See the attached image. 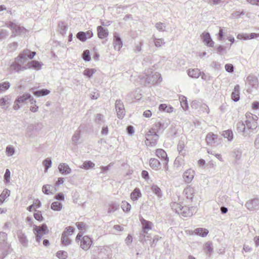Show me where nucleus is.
Wrapping results in <instances>:
<instances>
[{"mask_svg": "<svg viewBox=\"0 0 259 259\" xmlns=\"http://www.w3.org/2000/svg\"><path fill=\"white\" fill-rule=\"evenodd\" d=\"M95 122L98 124H101L103 121V115L101 114H97L95 116Z\"/></svg>", "mask_w": 259, "mask_h": 259, "instance_id": "obj_56", "label": "nucleus"}, {"mask_svg": "<svg viewBox=\"0 0 259 259\" xmlns=\"http://www.w3.org/2000/svg\"><path fill=\"white\" fill-rule=\"evenodd\" d=\"M51 187H52V186L49 185H44L42 188V191L45 194L47 195L53 194V193L50 191Z\"/></svg>", "mask_w": 259, "mask_h": 259, "instance_id": "obj_52", "label": "nucleus"}, {"mask_svg": "<svg viewBox=\"0 0 259 259\" xmlns=\"http://www.w3.org/2000/svg\"><path fill=\"white\" fill-rule=\"evenodd\" d=\"M118 206L115 204L112 203L110 205L109 207L108 208V212L111 213L115 211L117 209Z\"/></svg>", "mask_w": 259, "mask_h": 259, "instance_id": "obj_62", "label": "nucleus"}, {"mask_svg": "<svg viewBox=\"0 0 259 259\" xmlns=\"http://www.w3.org/2000/svg\"><path fill=\"white\" fill-rule=\"evenodd\" d=\"M58 169L60 173L64 175H68L72 171L69 165L65 163H60L58 165Z\"/></svg>", "mask_w": 259, "mask_h": 259, "instance_id": "obj_13", "label": "nucleus"}, {"mask_svg": "<svg viewBox=\"0 0 259 259\" xmlns=\"http://www.w3.org/2000/svg\"><path fill=\"white\" fill-rule=\"evenodd\" d=\"M166 126L164 124V123L157 122L149 130H153L156 133H157L161 131H162L165 128H166Z\"/></svg>", "mask_w": 259, "mask_h": 259, "instance_id": "obj_22", "label": "nucleus"}, {"mask_svg": "<svg viewBox=\"0 0 259 259\" xmlns=\"http://www.w3.org/2000/svg\"><path fill=\"white\" fill-rule=\"evenodd\" d=\"M152 191L156 194L158 197H160L162 196L161 191L160 189L156 185H153L151 187Z\"/></svg>", "mask_w": 259, "mask_h": 259, "instance_id": "obj_43", "label": "nucleus"}, {"mask_svg": "<svg viewBox=\"0 0 259 259\" xmlns=\"http://www.w3.org/2000/svg\"><path fill=\"white\" fill-rule=\"evenodd\" d=\"M7 26L11 28L15 35L21 34L26 32V29L23 27L17 25L16 24L10 22L7 24Z\"/></svg>", "mask_w": 259, "mask_h": 259, "instance_id": "obj_7", "label": "nucleus"}, {"mask_svg": "<svg viewBox=\"0 0 259 259\" xmlns=\"http://www.w3.org/2000/svg\"><path fill=\"white\" fill-rule=\"evenodd\" d=\"M15 153L14 148L11 146L9 145L6 147V153L8 156H12Z\"/></svg>", "mask_w": 259, "mask_h": 259, "instance_id": "obj_42", "label": "nucleus"}, {"mask_svg": "<svg viewBox=\"0 0 259 259\" xmlns=\"http://www.w3.org/2000/svg\"><path fill=\"white\" fill-rule=\"evenodd\" d=\"M98 36L100 39H104L108 35V30L107 29L101 26L97 27Z\"/></svg>", "mask_w": 259, "mask_h": 259, "instance_id": "obj_18", "label": "nucleus"}, {"mask_svg": "<svg viewBox=\"0 0 259 259\" xmlns=\"http://www.w3.org/2000/svg\"><path fill=\"white\" fill-rule=\"evenodd\" d=\"M10 99L8 96H6L4 98H0V106H3L8 104L9 103V101Z\"/></svg>", "mask_w": 259, "mask_h": 259, "instance_id": "obj_53", "label": "nucleus"}, {"mask_svg": "<svg viewBox=\"0 0 259 259\" xmlns=\"http://www.w3.org/2000/svg\"><path fill=\"white\" fill-rule=\"evenodd\" d=\"M245 205L250 211L258 209L259 208V199L253 198L249 200L246 202Z\"/></svg>", "mask_w": 259, "mask_h": 259, "instance_id": "obj_9", "label": "nucleus"}, {"mask_svg": "<svg viewBox=\"0 0 259 259\" xmlns=\"http://www.w3.org/2000/svg\"><path fill=\"white\" fill-rule=\"evenodd\" d=\"M17 236L19 242L22 246L25 247H27L28 241L25 234L22 232H19L17 233Z\"/></svg>", "mask_w": 259, "mask_h": 259, "instance_id": "obj_19", "label": "nucleus"}, {"mask_svg": "<svg viewBox=\"0 0 259 259\" xmlns=\"http://www.w3.org/2000/svg\"><path fill=\"white\" fill-rule=\"evenodd\" d=\"M145 74L143 77L145 78V81L149 84H156L162 80L161 74L157 72H152L151 69L148 70Z\"/></svg>", "mask_w": 259, "mask_h": 259, "instance_id": "obj_3", "label": "nucleus"}, {"mask_svg": "<svg viewBox=\"0 0 259 259\" xmlns=\"http://www.w3.org/2000/svg\"><path fill=\"white\" fill-rule=\"evenodd\" d=\"M148 231L149 230L142 229V233L141 234V241H146V236L147 235V234H148Z\"/></svg>", "mask_w": 259, "mask_h": 259, "instance_id": "obj_60", "label": "nucleus"}, {"mask_svg": "<svg viewBox=\"0 0 259 259\" xmlns=\"http://www.w3.org/2000/svg\"><path fill=\"white\" fill-rule=\"evenodd\" d=\"M11 172L9 169H6L5 174L4 176V180L6 183L10 182Z\"/></svg>", "mask_w": 259, "mask_h": 259, "instance_id": "obj_57", "label": "nucleus"}, {"mask_svg": "<svg viewBox=\"0 0 259 259\" xmlns=\"http://www.w3.org/2000/svg\"><path fill=\"white\" fill-rule=\"evenodd\" d=\"M203 39V41L208 47H212L214 44V42L212 41L210 34L208 32H204L201 35Z\"/></svg>", "mask_w": 259, "mask_h": 259, "instance_id": "obj_15", "label": "nucleus"}, {"mask_svg": "<svg viewBox=\"0 0 259 259\" xmlns=\"http://www.w3.org/2000/svg\"><path fill=\"white\" fill-rule=\"evenodd\" d=\"M35 55V52H31L29 50H24L15 59L14 62L11 65V71L12 72L18 73L28 68H33L37 70H40L42 64L35 60L29 62L25 65H23L27 62V58L31 59Z\"/></svg>", "mask_w": 259, "mask_h": 259, "instance_id": "obj_1", "label": "nucleus"}, {"mask_svg": "<svg viewBox=\"0 0 259 259\" xmlns=\"http://www.w3.org/2000/svg\"><path fill=\"white\" fill-rule=\"evenodd\" d=\"M33 216L35 219L38 221H42L43 220V217L40 211L34 213Z\"/></svg>", "mask_w": 259, "mask_h": 259, "instance_id": "obj_59", "label": "nucleus"}, {"mask_svg": "<svg viewBox=\"0 0 259 259\" xmlns=\"http://www.w3.org/2000/svg\"><path fill=\"white\" fill-rule=\"evenodd\" d=\"M195 192V191L193 187L188 186L184 190L183 192L188 199L192 200Z\"/></svg>", "mask_w": 259, "mask_h": 259, "instance_id": "obj_17", "label": "nucleus"}, {"mask_svg": "<svg viewBox=\"0 0 259 259\" xmlns=\"http://www.w3.org/2000/svg\"><path fill=\"white\" fill-rule=\"evenodd\" d=\"M184 144L183 142H180L178 145V150L179 154L181 155H184L185 152L184 151Z\"/></svg>", "mask_w": 259, "mask_h": 259, "instance_id": "obj_51", "label": "nucleus"}, {"mask_svg": "<svg viewBox=\"0 0 259 259\" xmlns=\"http://www.w3.org/2000/svg\"><path fill=\"white\" fill-rule=\"evenodd\" d=\"M187 74L190 77L194 78H198L201 74V72L199 69L197 68L188 69Z\"/></svg>", "mask_w": 259, "mask_h": 259, "instance_id": "obj_21", "label": "nucleus"}, {"mask_svg": "<svg viewBox=\"0 0 259 259\" xmlns=\"http://www.w3.org/2000/svg\"><path fill=\"white\" fill-rule=\"evenodd\" d=\"M196 211L197 209L196 207H191V208H189L186 206H184L182 209L181 211H180V213L179 214L184 217H190L193 214L194 212H196Z\"/></svg>", "mask_w": 259, "mask_h": 259, "instance_id": "obj_11", "label": "nucleus"}, {"mask_svg": "<svg viewBox=\"0 0 259 259\" xmlns=\"http://www.w3.org/2000/svg\"><path fill=\"white\" fill-rule=\"evenodd\" d=\"M150 167L155 170H157L160 167L161 163L159 161L155 158H151L149 161Z\"/></svg>", "mask_w": 259, "mask_h": 259, "instance_id": "obj_26", "label": "nucleus"}, {"mask_svg": "<svg viewBox=\"0 0 259 259\" xmlns=\"http://www.w3.org/2000/svg\"><path fill=\"white\" fill-rule=\"evenodd\" d=\"M222 135L224 137V138L227 139L229 142L232 141L233 139V133L231 130L224 131Z\"/></svg>", "mask_w": 259, "mask_h": 259, "instance_id": "obj_29", "label": "nucleus"}, {"mask_svg": "<svg viewBox=\"0 0 259 259\" xmlns=\"http://www.w3.org/2000/svg\"><path fill=\"white\" fill-rule=\"evenodd\" d=\"M61 240L62 243L65 246L69 245L72 242L71 240L69 238V236L65 235V233H62Z\"/></svg>", "mask_w": 259, "mask_h": 259, "instance_id": "obj_30", "label": "nucleus"}, {"mask_svg": "<svg viewBox=\"0 0 259 259\" xmlns=\"http://www.w3.org/2000/svg\"><path fill=\"white\" fill-rule=\"evenodd\" d=\"M113 44L114 49L115 50H117L118 51H119L120 50V49L122 48L123 46V43L121 38L120 37L119 34L117 32H115L113 34Z\"/></svg>", "mask_w": 259, "mask_h": 259, "instance_id": "obj_10", "label": "nucleus"}, {"mask_svg": "<svg viewBox=\"0 0 259 259\" xmlns=\"http://www.w3.org/2000/svg\"><path fill=\"white\" fill-rule=\"evenodd\" d=\"M56 256L59 259H66L68 256V253L65 251L60 250L56 253Z\"/></svg>", "mask_w": 259, "mask_h": 259, "instance_id": "obj_40", "label": "nucleus"}, {"mask_svg": "<svg viewBox=\"0 0 259 259\" xmlns=\"http://www.w3.org/2000/svg\"><path fill=\"white\" fill-rule=\"evenodd\" d=\"M194 175V170L189 169L184 172L183 175V178L186 183H189L193 179Z\"/></svg>", "mask_w": 259, "mask_h": 259, "instance_id": "obj_12", "label": "nucleus"}, {"mask_svg": "<svg viewBox=\"0 0 259 259\" xmlns=\"http://www.w3.org/2000/svg\"><path fill=\"white\" fill-rule=\"evenodd\" d=\"M121 208L124 211L128 212L131 209V205L126 201H122L121 203Z\"/></svg>", "mask_w": 259, "mask_h": 259, "instance_id": "obj_45", "label": "nucleus"}, {"mask_svg": "<svg viewBox=\"0 0 259 259\" xmlns=\"http://www.w3.org/2000/svg\"><path fill=\"white\" fill-rule=\"evenodd\" d=\"M154 45L156 47H160L162 45L164 44V40L162 38H156L153 37Z\"/></svg>", "mask_w": 259, "mask_h": 259, "instance_id": "obj_47", "label": "nucleus"}, {"mask_svg": "<svg viewBox=\"0 0 259 259\" xmlns=\"http://www.w3.org/2000/svg\"><path fill=\"white\" fill-rule=\"evenodd\" d=\"M172 209L175 211L176 213L178 214L180 213V211H181L182 209L183 208V206L180 205V204L174 202L171 205Z\"/></svg>", "mask_w": 259, "mask_h": 259, "instance_id": "obj_36", "label": "nucleus"}, {"mask_svg": "<svg viewBox=\"0 0 259 259\" xmlns=\"http://www.w3.org/2000/svg\"><path fill=\"white\" fill-rule=\"evenodd\" d=\"M10 194V191L8 189H5L0 195V205H2L4 200L9 196Z\"/></svg>", "mask_w": 259, "mask_h": 259, "instance_id": "obj_31", "label": "nucleus"}, {"mask_svg": "<svg viewBox=\"0 0 259 259\" xmlns=\"http://www.w3.org/2000/svg\"><path fill=\"white\" fill-rule=\"evenodd\" d=\"M95 71L94 69L87 68L83 71V74L90 78L95 73Z\"/></svg>", "mask_w": 259, "mask_h": 259, "instance_id": "obj_48", "label": "nucleus"}, {"mask_svg": "<svg viewBox=\"0 0 259 259\" xmlns=\"http://www.w3.org/2000/svg\"><path fill=\"white\" fill-rule=\"evenodd\" d=\"M9 35V32L6 29H0V40L6 38Z\"/></svg>", "mask_w": 259, "mask_h": 259, "instance_id": "obj_50", "label": "nucleus"}, {"mask_svg": "<svg viewBox=\"0 0 259 259\" xmlns=\"http://www.w3.org/2000/svg\"><path fill=\"white\" fill-rule=\"evenodd\" d=\"M95 166V164L91 161H84L82 165L80 166L81 168L84 169H89L91 168H93Z\"/></svg>", "mask_w": 259, "mask_h": 259, "instance_id": "obj_34", "label": "nucleus"}, {"mask_svg": "<svg viewBox=\"0 0 259 259\" xmlns=\"http://www.w3.org/2000/svg\"><path fill=\"white\" fill-rule=\"evenodd\" d=\"M115 109L117 112V116L119 119H122L125 113L124 107L122 102L120 100H117L115 103Z\"/></svg>", "mask_w": 259, "mask_h": 259, "instance_id": "obj_6", "label": "nucleus"}, {"mask_svg": "<svg viewBox=\"0 0 259 259\" xmlns=\"http://www.w3.org/2000/svg\"><path fill=\"white\" fill-rule=\"evenodd\" d=\"M194 233L195 235L201 236L205 237L206 236L208 233V231L206 229H203L202 228H199L195 229L194 230Z\"/></svg>", "mask_w": 259, "mask_h": 259, "instance_id": "obj_28", "label": "nucleus"}, {"mask_svg": "<svg viewBox=\"0 0 259 259\" xmlns=\"http://www.w3.org/2000/svg\"><path fill=\"white\" fill-rule=\"evenodd\" d=\"M156 155L163 161H165L166 159H168L166 153L162 149H157L156 151Z\"/></svg>", "mask_w": 259, "mask_h": 259, "instance_id": "obj_25", "label": "nucleus"}, {"mask_svg": "<svg viewBox=\"0 0 259 259\" xmlns=\"http://www.w3.org/2000/svg\"><path fill=\"white\" fill-rule=\"evenodd\" d=\"M142 196L139 188H136L131 194V198L133 201H137Z\"/></svg>", "mask_w": 259, "mask_h": 259, "instance_id": "obj_27", "label": "nucleus"}, {"mask_svg": "<svg viewBox=\"0 0 259 259\" xmlns=\"http://www.w3.org/2000/svg\"><path fill=\"white\" fill-rule=\"evenodd\" d=\"M74 231V229L71 226H69L65 228V230L63 233H65V235H68V236L71 235Z\"/></svg>", "mask_w": 259, "mask_h": 259, "instance_id": "obj_55", "label": "nucleus"}, {"mask_svg": "<svg viewBox=\"0 0 259 259\" xmlns=\"http://www.w3.org/2000/svg\"><path fill=\"white\" fill-rule=\"evenodd\" d=\"M155 27L159 31H165L166 26L164 23L159 22L155 24Z\"/></svg>", "mask_w": 259, "mask_h": 259, "instance_id": "obj_41", "label": "nucleus"}, {"mask_svg": "<svg viewBox=\"0 0 259 259\" xmlns=\"http://www.w3.org/2000/svg\"><path fill=\"white\" fill-rule=\"evenodd\" d=\"M217 139L218 135H215L212 132H210L207 134L205 140L208 145L212 146L217 142Z\"/></svg>", "mask_w": 259, "mask_h": 259, "instance_id": "obj_14", "label": "nucleus"}, {"mask_svg": "<svg viewBox=\"0 0 259 259\" xmlns=\"http://www.w3.org/2000/svg\"><path fill=\"white\" fill-rule=\"evenodd\" d=\"M10 87V83L8 81L0 83V93L7 91Z\"/></svg>", "mask_w": 259, "mask_h": 259, "instance_id": "obj_38", "label": "nucleus"}, {"mask_svg": "<svg viewBox=\"0 0 259 259\" xmlns=\"http://www.w3.org/2000/svg\"><path fill=\"white\" fill-rule=\"evenodd\" d=\"M181 105L184 110H186L188 109V104L187 103L186 97L182 96L180 97Z\"/></svg>", "mask_w": 259, "mask_h": 259, "instance_id": "obj_37", "label": "nucleus"}, {"mask_svg": "<svg viewBox=\"0 0 259 259\" xmlns=\"http://www.w3.org/2000/svg\"><path fill=\"white\" fill-rule=\"evenodd\" d=\"M51 208L53 210L60 211L62 208V205L60 202L58 201H55L52 203Z\"/></svg>", "mask_w": 259, "mask_h": 259, "instance_id": "obj_35", "label": "nucleus"}, {"mask_svg": "<svg viewBox=\"0 0 259 259\" xmlns=\"http://www.w3.org/2000/svg\"><path fill=\"white\" fill-rule=\"evenodd\" d=\"M204 2L208 3L211 6L221 5L222 3V0H203Z\"/></svg>", "mask_w": 259, "mask_h": 259, "instance_id": "obj_49", "label": "nucleus"}, {"mask_svg": "<svg viewBox=\"0 0 259 259\" xmlns=\"http://www.w3.org/2000/svg\"><path fill=\"white\" fill-rule=\"evenodd\" d=\"M93 259H108V257L106 255L103 256L102 253L100 252L97 256L94 257Z\"/></svg>", "mask_w": 259, "mask_h": 259, "instance_id": "obj_64", "label": "nucleus"}, {"mask_svg": "<svg viewBox=\"0 0 259 259\" xmlns=\"http://www.w3.org/2000/svg\"><path fill=\"white\" fill-rule=\"evenodd\" d=\"M140 220L142 225V229L147 230L152 229L153 223L151 222L147 221L142 217L140 218Z\"/></svg>", "mask_w": 259, "mask_h": 259, "instance_id": "obj_23", "label": "nucleus"}, {"mask_svg": "<svg viewBox=\"0 0 259 259\" xmlns=\"http://www.w3.org/2000/svg\"><path fill=\"white\" fill-rule=\"evenodd\" d=\"M82 59L85 61H90L91 60V56L90 51L88 50H86L83 52L82 54Z\"/></svg>", "mask_w": 259, "mask_h": 259, "instance_id": "obj_46", "label": "nucleus"}, {"mask_svg": "<svg viewBox=\"0 0 259 259\" xmlns=\"http://www.w3.org/2000/svg\"><path fill=\"white\" fill-rule=\"evenodd\" d=\"M93 241L88 236H84L81 238L80 243V247L84 250H88L92 245Z\"/></svg>", "mask_w": 259, "mask_h": 259, "instance_id": "obj_8", "label": "nucleus"}, {"mask_svg": "<svg viewBox=\"0 0 259 259\" xmlns=\"http://www.w3.org/2000/svg\"><path fill=\"white\" fill-rule=\"evenodd\" d=\"M159 139V136L153 130H149L146 135L145 143L151 146H155Z\"/></svg>", "mask_w": 259, "mask_h": 259, "instance_id": "obj_5", "label": "nucleus"}, {"mask_svg": "<svg viewBox=\"0 0 259 259\" xmlns=\"http://www.w3.org/2000/svg\"><path fill=\"white\" fill-rule=\"evenodd\" d=\"M248 83L253 88H256L258 85L257 78L253 75H250L246 78Z\"/></svg>", "mask_w": 259, "mask_h": 259, "instance_id": "obj_24", "label": "nucleus"}, {"mask_svg": "<svg viewBox=\"0 0 259 259\" xmlns=\"http://www.w3.org/2000/svg\"><path fill=\"white\" fill-rule=\"evenodd\" d=\"M81 138V131L80 130H76L73 135L71 138V143L73 145H77L81 142L80 139Z\"/></svg>", "mask_w": 259, "mask_h": 259, "instance_id": "obj_16", "label": "nucleus"}, {"mask_svg": "<svg viewBox=\"0 0 259 259\" xmlns=\"http://www.w3.org/2000/svg\"><path fill=\"white\" fill-rule=\"evenodd\" d=\"M225 69L226 71L232 73L234 71V66L231 64H227L225 66Z\"/></svg>", "mask_w": 259, "mask_h": 259, "instance_id": "obj_61", "label": "nucleus"}, {"mask_svg": "<svg viewBox=\"0 0 259 259\" xmlns=\"http://www.w3.org/2000/svg\"><path fill=\"white\" fill-rule=\"evenodd\" d=\"M50 91L47 89H42L38 91H33V94L37 97L44 96L48 95Z\"/></svg>", "mask_w": 259, "mask_h": 259, "instance_id": "obj_33", "label": "nucleus"}, {"mask_svg": "<svg viewBox=\"0 0 259 259\" xmlns=\"http://www.w3.org/2000/svg\"><path fill=\"white\" fill-rule=\"evenodd\" d=\"M233 156L236 160H240L242 156L241 152L238 150H235L233 152Z\"/></svg>", "mask_w": 259, "mask_h": 259, "instance_id": "obj_54", "label": "nucleus"}, {"mask_svg": "<svg viewBox=\"0 0 259 259\" xmlns=\"http://www.w3.org/2000/svg\"><path fill=\"white\" fill-rule=\"evenodd\" d=\"M244 121L238 123L237 129L244 137H250L252 133L258 126V117L251 113H246Z\"/></svg>", "mask_w": 259, "mask_h": 259, "instance_id": "obj_2", "label": "nucleus"}, {"mask_svg": "<svg viewBox=\"0 0 259 259\" xmlns=\"http://www.w3.org/2000/svg\"><path fill=\"white\" fill-rule=\"evenodd\" d=\"M31 98V95L28 93L24 94L23 95L19 96L16 100L17 101V102H19V103L23 104L25 101L27 100L30 99Z\"/></svg>", "mask_w": 259, "mask_h": 259, "instance_id": "obj_32", "label": "nucleus"}, {"mask_svg": "<svg viewBox=\"0 0 259 259\" xmlns=\"http://www.w3.org/2000/svg\"><path fill=\"white\" fill-rule=\"evenodd\" d=\"M254 146L256 149H259V134L256 136L254 142Z\"/></svg>", "mask_w": 259, "mask_h": 259, "instance_id": "obj_63", "label": "nucleus"}, {"mask_svg": "<svg viewBox=\"0 0 259 259\" xmlns=\"http://www.w3.org/2000/svg\"><path fill=\"white\" fill-rule=\"evenodd\" d=\"M42 164L45 166V171L47 172L52 166V160L50 158H48L43 161Z\"/></svg>", "mask_w": 259, "mask_h": 259, "instance_id": "obj_39", "label": "nucleus"}, {"mask_svg": "<svg viewBox=\"0 0 259 259\" xmlns=\"http://www.w3.org/2000/svg\"><path fill=\"white\" fill-rule=\"evenodd\" d=\"M33 231L35 235L36 241L39 242L42 237L49 233V229L46 224H42L40 226H37L33 225Z\"/></svg>", "mask_w": 259, "mask_h": 259, "instance_id": "obj_4", "label": "nucleus"}, {"mask_svg": "<svg viewBox=\"0 0 259 259\" xmlns=\"http://www.w3.org/2000/svg\"><path fill=\"white\" fill-rule=\"evenodd\" d=\"M18 44L17 42H14L8 45V49L11 52H13L15 51L17 48Z\"/></svg>", "mask_w": 259, "mask_h": 259, "instance_id": "obj_58", "label": "nucleus"}, {"mask_svg": "<svg viewBox=\"0 0 259 259\" xmlns=\"http://www.w3.org/2000/svg\"><path fill=\"white\" fill-rule=\"evenodd\" d=\"M76 37L81 41H85L87 40L86 33L83 31H79L76 34Z\"/></svg>", "mask_w": 259, "mask_h": 259, "instance_id": "obj_44", "label": "nucleus"}, {"mask_svg": "<svg viewBox=\"0 0 259 259\" xmlns=\"http://www.w3.org/2000/svg\"><path fill=\"white\" fill-rule=\"evenodd\" d=\"M240 87L239 85H236L234 87V91L231 94V98L232 99L235 101L237 102L239 101L240 99Z\"/></svg>", "mask_w": 259, "mask_h": 259, "instance_id": "obj_20", "label": "nucleus"}]
</instances>
